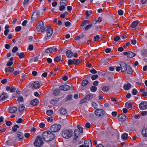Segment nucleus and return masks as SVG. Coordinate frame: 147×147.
I'll return each mask as SVG.
<instances>
[{
    "mask_svg": "<svg viewBox=\"0 0 147 147\" xmlns=\"http://www.w3.org/2000/svg\"><path fill=\"white\" fill-rule=\"evenodd\" d=\"M131 86V85L130 83H128L123 86V88L125 90H128L130 88Z\"/></svg>",
    "mask_w": 147,
    "mask_h": 147,
    "instance_id": "obj_24",
    "label": "nucleus"
},
{
    "mask_svg": "<svg viewBox=\"0 0 147 147\" xmlns=\"http://www.w3.org/2000/svg\"><path fill=\"white\" fill-rule=\"evenodd\" d=\"M16 137L20 141H21L24 138V134L20 131H18L16 135Z\"/></svg>",
    "mask_w": 147,
    "mask_h": 147,
    "instance_id": "obj_10",
    "label": "nucleus"
},
{
    "mask_svg": "<svg viewBox=\"0 0 147 147\" xmlns=\"http://www.w3.org/2000/svg\"><path fill=\"white\" fill-rule=\"evenodd\" d=\"M141 134L143 137H147V128L143 129L141 131Z\"/></svg>",
    "mask_w": 147,
    "mask_h": 147,
    "instance_id": "obj_21",
    "label": "nucleus"
},
{
    "mask_svg": "<svg viewBox=\"0 0 147 147\" xmlns=\"http://www.w3.org/2000/svg\"><path fill=\"white\" fill-rule=\"evenodd\" d=\"M72 98V96L71 95H69L67 96V99L66 100L67 101L68 100H71Z\"/></svg>",
    "mask_w": 147,
    "mask_h": 147,
    "instance_id": "obj_59",
    "label": "nucleus"
},
{
    "mask_svg": "<svg viewBox=\"0 0 147 147\" xmlns=\"http://www.w3.org/2000/svg\"><path fill=\"white\" fill-rule=\"evenodd\" d=\"M97 87L94 86H92L90 88V90L92 92H95L97 90Z\"/></svg>",
    "mask_w": 147,
    "mask_h": 147,
    "instance_id": "obj_41",
    "label": "nucleus"
},
{
    "mask_svg": "<svg viewBox=\"0 0 147 147\" xmlns=\"http://www.w3.org/2000/svg\"><path fill=\"white\" fill-rule=\"evenodd\" d=\"M67 3V1L66 0H61L60 2L61 5H64Z\"/></svg>",
    "mask_w": 147,
    "mask_h": 147,
    "instance_id": "obj_51",
    "label": "nucleus"
},
{
    "mask_svg": "<svg viewBox=\"0 0 147 147\" xmlns=\"http://www.w3.org/2000/svg\"><path fill=\"white\" fill-rule=\"evenodd\" d=\"M40 13V12L39 11L37 10L35 11L32 16V20L34 21L36 20L37 18Z\"/></svg>",
    "mask_w": 147,
    "mask_h": 147,
    "instance_id": "obj_8",
    "label": "nucleus"
},
{
    "mask_svg": "<svg viewBox=\"0 0 147 147\" xmlns=\"http://www.w3.org/2000/svg\"><path fill=\"white\" fill-rule=\"evenodd\" d=\"M84 36V35L82 34H81L80 36H77L75 38V39L76 40H79L80 39L82 38Z\"/></svg>",
    "mask_w": 147,
    "mask_h": 147,
    "instance_id": "obj_36",
    "label": "nucleus"
},
{
    "mask_svg": "<svg viewBox=\"0 0 147 147\" xmlns=\"http://www.w3.org/2000/svg\"><path fill=\"white\" fill-rule=\"evenodd\" d=\"M92 105L94 109H96L97 108L98 105L96 103L93 102L92 103Z\"/></svg>",
    "mask_w": 147,
    "mask_h": 147,
    "instance_id": "obj_55",
    "label": "nucleus"
},
{
    "mask_svg": "<svg viewBox=\"0 0 147 147\" xmlns=\"http://www.w3.org/2000/svg\"><path fill=\"white\" fill-rule=\"evenodd\" d=\"M92 24H90L89 25H87L85 27V29L86 30H88L92 27Z\"/></svg>",
    "mask_w": 147,
    "mask_h": 147,
    "instance_id": "obj_47",
    "label": "nucleus"
},
{
    "mask_svg": "<svg viewBox=\"0 0 147 147\" xmlns=\"http://www.w3.org/2000/svg\"><path fill=\"white\" fill-rule=\"evenodd\" d=\"M94 41L95 42L97 40H99L100 38V37H99L98 35H96V36H95L94 37Z\"/></svg>",
    "mask_w": 147,
    "mask_h": 147,
    "instance_id": "obj_63",
    "label": "nucleus"
},
{
    "mask_svg": "<svg viewBox=\"0 0 147 147\" xmlns=\"http://www.w3.org/2000/svg\"><path fill=\"white\" fill-rule=\"evenodd\" d=\"M66 55L68 58H71L73 55V53L70 50H68L66 52Z\"/></svg>",
    "mask_w": 147,
    "mask_h": 147,
    "instance_id": "obj_19",
    "label": "nucleus"
},
{
    "mask_svg": "<svg viewBox=\"0 0 147 147\" xmlns=\"http://www.w3.org/2000/svg\"><path fill=\"white\" fill-rule=\"evenodd\" d=\"M121 71L122 72H124L126 71L127 68L128 66L125 62H121L120 64Z\"/></svg>",
    "mask_w": 147,
    "mask_h": 147,
    "instance_id": "obj_11",
    "label": "nucleus"
},
{
    "mask_svg": "<svg viewBox=\"0 0 147 147\" xmlns=\"http://www.w3.org/2000/svg\"><path fill=\"white\" fill-rule=\"evenodd\" d=\"M57 51L56 48L53 47H50L47 49L45 50V52L47 53H49L53 52L56 51Z\"/></svg>",
    "mask_w": 147,
    "mask_h": 147,
    "instance_id": "obj_12",
    "label": "nucleus"
},
{
    "mask_svg": "<svg viewBox=\"0 0 147 147\" xmlns=\"http://www.w3.org/2000/svg\"><path fill=\"white\" fill-rule=\"evenodd\" d=\"M81 61L79 59H72V62L75 65H78V63H81Z\"/></svg>",
    "mask_w": 147,
    "mask_h": 147,
    "instance_id": "obj_29",
    "label": "nucleus"
},
{
    "mask_svg": "<svg viewBox=\"0 0 147 147\" xmlns=\"http://www.w3.org/2000/svg\"><path fill=\"white\" fill-rule=\"evenodd\" d=\"M47 120L48 122L50 121V122H52L53 121V119L51 117H50L47 118Z\"/></svg>",
    "mask_w": 147,
    "mask_h": 147,
    "instance_id": "obj_61",
    "label": "nucleus"
},
{
    "mask_svg": "<svg viewBox=\"0 0 147 147\" xmlns=\"http://www.w3.org/2000/svg\"><path fill=\"white\" fill-rule=\"evenodd\" d=\"M21 27L20 26H18L16 27L15 28V31L16 32H19L21 30Z\"/></svg>",
    "mask_w": 147,
    "mask_h": 147,
    "instance_id": "obj_56",
    "label": "nucleus"
},
{
    "mask_svg": "<svg viewBox=\"0 0 147 147\" xmlns=\"http://www.w3.org/2000/svg\"><path fill=\"white\" fill-rule=\"evenodd\" d=\"M44 142L42 140V137L40 136H38L36 139L34 141V144L35 146L39 147L43 144Z\"/></svg>",
    "mask_w": 147,
    "mask_h": 147,
    "instance_id": "obj_3",
    "label": "nucleus"
},
{
    "mask_svg": "<svg viewBox=\"0 0 147 147\" xmlns=\"http://www.w3.org/2000/svg\"><path fill=\"white\" fill-rule=\"evenodd\" d=\"M53 31V30L52 28L50 27L48 28V29H47V35L48 37H50L52 35Z\"/></svg>",
    "mask_w": 147,
    "mask_h": 147,
    "instance_id": "obj_13",
    "label": "nucleus"
},
{
    "mask_svg": "<svg viewBox=\"0 0 147 147\" xmlns=\"http://www.w3.org/2000/svg\"><path fill=\"white\" fill-rule=\"evenodd\" d=\"M17 55L19 56L20 58H23L25 56L24 53L23 52L21 53H20L18 52H17L16 53Z\"/></svg>",
    "mask_w": 147,
    "mask_h": 147,
    "instance_id": "obj_30",
    "label": "nucleus"
},
{
    "mask_svg": "<svg viewBox=\"0 0 147 147\" xmlns=\"http://www.w3.org/2000/svg\"><path fill=\"white\" fill-rule=\"evenodd\" d=\"M139 107L141 110H145L147 109V102L145 101L142 102L139 104Z\"/></svg>",
    "mask_w": 147,
    "mask_h": 147,
    "instance_id": "obj_7",
    "label": "nucleus"
},
{
    "mask_svg": "<svg viewBox=\"0 0 147 147\" xmlns=\"http://www.w3.org/2000/svg\"><path fill=\"white\" fill-rule=\"evenodd\" d=\"M138 92L137 90L135 88H134L132 92V94L134 95H136L138 93Z\"/></svg>",
    "mask_w": 147,
    "mask_h": 147,
    "instance_id": "obj_44",
    "label": "nucleus"
},
{
    "mask_svg": "<svg viewBox=\"0 0 147 147\" xmlns=\"http://www.w3.org/2000/svg\"><path fill=\"white\" fill-rule=\"evenodd\" d=\"M54 61L55 62H58L60 61H62L61 60V58L60 57H57L55 58L54 59Z\"/></svg>",
    "mask_w": 147,
    "mask_h": 147,
    "instance_id": "obj_38",
    "label": "nucleus"
},
{
    "mask_svg": "<svg viewBox=\"0 0 147 147\" xmlns=\"http://www.w3.org/2000/svg\"><path fill=\"white\" fill-rule=\"evenodd\" d=\"M139 22L138 21H134L131 24V26L132 28H134L138 24Z\"/></svg>",
    "mask_w": 147,
    "mask_h": 147,
    "instance_id": "obj_26",
    "label": "nucleus"
},
{
    "mask_svg": "<svg viewBox=\"0 0 147 147\" xmlns=\"http://www.w3.org/2000/svg\"><path fill=\"white\" fill-rule=\"evenodd\" d=\"M25 109L24 105L23 104L19 106V111L20 112H21L23 111Z\"/></svg>",
    "mask_w": 147,
    "mask_h": 147,
    "instance_id": "obj_34",
    "label": "nucleus"
},
{
    "mask_svg": "<svg viewBox=\"0 0 147 147\" xmlns=\"http://www.w3.org/2000/svg\"><path fill=\"white\" fill-rule=\"evenodd\" d=\"M6 124L7 126H10L12 125V123L11 121H7L6 122Z\"/></svg>",
    "mask_w": 147,
    "mask_h": 147,
    "instance_id": "obj_60",
    "label": "nucleus"
},
{
    "mask_svg": "<svg viewBox=\"0 0 147 147\" xmlns=\"http://www.w3.org/2000/svg\"><path fill=\"white\" fill-rule=\"evenodd\" d=\"M59 90L58 89L55 90L53 92V95H56L59 93Z\"/></svg>",
    "mask_w": 147,
    "mask_h": 147,
    "instance_id": "obj_58",
    "label": "nucleus"
},
{
    "mask_svg": "<svg viewBox=\"0 0 147 147\" xmlns=\"http://www.w3.org/2000/svg\"><path fill=\"white\" fill-rule=\"evenodd\" d=\"M5 71L6 73H7L8 72H11L14 71V69L12 67H8L6 68L5 69Z\"/></svg>",
    "mask_w": 147,
    "mask_h": 147,
    "instance_id": "obj_23",
    "label": "nucleus"
},
{
    "mask_svg": "<svg viewBox=\"0 0 147 147\" xmlns=\"http://www.w3.org/2000/svg\"><path fill=\"white\" fill-rule=\"evenodd\" d=\"M98 76L97 75H94L92 76L91 77L92 79L94 80L98 78Z\"/></svg>",
    "mask_w": 147,
    "mask_h": 147,
    "instance_id": "obj_53",
    "label": "nucleus"
},
{
    "mask_svg": "<svg viewBox=\"0 0 147 147\" xmlns=\"http://www.w3.org/2000/svg\"><path fill=\"white\" fill-rule=\"evenodd\" d=\"M126 71H127V73L129 74H131L132 72V69L129 66H127Z\"/></svg>",
    "mask_w": 147,
    "mask_h": 147,
    "instance_id": "obj_27",
    "label": "nucleus"
},
{
    "mask_svg": "<svg viewBox=\"0 0 147 147\" xmlns=\"http://www.w3.org/2000/svg\"><path fill=\"white\" fill-rule=\"evenodd\" d=\"M17 110V108L15 107H11L9 109L8 111L11 113H13L16 112Z\"/></svg>",
    "mask_w": 147,
    "mask_h": 147,
    "instance_id": "obj_16",
    "label": "nucleus"
},
{
    "mask_svg": "<svg viewBox=\"0 0 147 147\" xmlns=\"http://www.w3.org/2000/svg\"><path fill=\"white\" fill-rule=\"evenodd\" d=\"M71 25V23L69 22H66L65 23V25L66 27H68Z\"/></svg>",
    "mask_w": 147,
    "mask_h": 147,
    "instance_id": "obj_57",
    "label": "nucleus"
},
{
    "mask_svg": "<svg viewBox=\"0 0 147 147\" xmlns=\"http://www.w3.org/2000/svg\"><path fill=\"white\" fill-rule=\"evenodd\" d=\"M81 133H83V128L80 125H78L77 126Z\"/></svg>",
    "mask_w": 147,
    "mask_h": 147,
    "instance_id": "obj_37",
    "label": "nucleus"
},
{
    "mask_svg": "<svg viewBox=\"0 0 147 147\" xmlns=\"http://www.w3.org/2000/svg\"><path fill=\"white\" fill-rule=\"evenodd\" d=\"M47 26H45L39 29V30H41V32H44L45 31L47 30V29H48V28H49Z\"/></svg>",
    "mask_w": 147,
    "mask_h": 147,
    "instance_id": "obj_33",
    "label": "nucleus"
},
{
    "mask_svg": "<svg viewBox=\"0 0 147 147\" xmlns=\"http://www.w3.org/2000/svg\"><path fill=\"white\" fill-rule=\"evenodd\" d=\"M93 95L91 94H88L85 97L87 100H89L93 98Z\"/></svg>",
    "mask_w": 147,
    "mask_h": 147,
    "instance_id": "obj_32",
    "label": "nucleus"
},
{
    "mask_svg": "<svg viewBox=\"0 0 147 147\" xmlns=\"http://www.w3.org/2000/svg\"><path fill=\"white\" fill-rule=\"evenodd\" d=\"M18 50V48L17 47H14L12 49V52L13 53L16 52Z\"/></svg>",
    "mask_w": 147,
    "mask_h": 147,
    "instance_id": "obj_46",
    "label": "nucleus"
},
{
    "mask_svg": "<svg viewBox=\"0 0 147 147\" xmlns=\"http://www.w3.org/2000/svg\"><path fill=\"white\" fill-rule=\"evenodd\" d=\"M84 144L86 147H91L92 144L91 141L89 140H86L84 141Z\"/></svg>",
    "mask_w": 147,
    "mask_h": 147,
    "instance_id": "obj_15",
    "label": "nucleus"
},
{
    "mask_svg": "<svg viewBox=\"0 0 147 147\" xmlns=\"http://www.w3.org/2000/svg\"><path fill=\"white\" fill-rule=\"evenodd\" d=\"M43 140L46 142H50L53 140L55 137V134L51 131H44L42 135Z\"/></svg>",
    "mask_w": 147,
    "mask_h": 147,
    "instance_id": "obj_1",
    "label": "nucleus"
},
{
    "mask_svg": "<svg viewBox=\"0 0 147 147\" xmlns=\"http://www.w3.org/2000/svg\"><path fill=\"white\" fill-rule=\"evenodd\" d=\"M8 97V95L7 93H3L0 96V100L5 99Z\"/></svg>",
    "mask_w": 147,
    "mask_h": 147,
    "instance_id": "obj_17",
    "label": "nucleus"
},
{
    "mask_svg": "<svg viewBox=\"0 0 147 147\" xmlns=\"http://www.w3.org/2000/svg\"><path fill=\"white\" fill-rule=\"evenodd\" d=\"M61 128V126L60 125L54 124L50 127V130L51 132L55 133L59 131Z\"/></svg>",
    "mask_w": 147,
    "mask_h": 147,
    "instance_id": "obj_5",
    "label": "nucleus"
},
{
    "mask_svg": "<svg viewBox=\"0 0 147 147\" xmlns=\"http://www.w3.org/2000/svg\"><path fill=\"white\" fill-rule=\"evenodd\" d=\"M47 114L48 115H51L53 114V111L51 110H48L47 112Z\"/></svg>",
    "mask_w": 147,
    "mask_h": 147,
    "instance_id": "obj_45",
    "label": "nucleus"
},
{
    "mask_svg": "<svg viewBox=\"0 0 147 147\" xmlns=\"http://www.w3.org/2000/svg\"><path fill=\"white\" fill-rule=\"evenodd\" d=\"M73 134V132L71 129H67L63 130L62 136L64 138L68 139L72 136Z\"/></svg>",
    "mask_w": 147,
    "mask_h": 147,
    "instance_id": "obj_2",
    "label": "nucleus"
},
{
    "mask_svg": "<svg viewBox=\"0 0 147 147\" xmlns=\"http://www.w3.org/2000/svg\"><path fill=\"white\" fill-rule=\"evenodd\" d=\"M59 89L61 90L66 91L70 89V86L67 84H64L59 87Z\"/></svg>",
    "mask_w": 147,
    "mask_h": 147,
    "instance_id": "obj_9",
    "label": "nucleus"
},
{
    "mask_svg": "<svg viewBox=\"0 0 147 147\" xmlns=\"http://www.w3.org/2000/svg\"><path fill=\"white\" fill-rule=\"evenodd\" d=\"M135 55V54L134 53L131 51H129L128 52V56H127V57L128 58H132L134 57Z\"/></svg>",
    "mask_w": 147,
    "mask_h": 147,
    "instance_id": "obj_28",
    "label": "nucleus"
},
{
    "mask_svg": "<svg viewBox=\"0 0 147 147\" xmlns=\"http://www.w3.org/2000/svg\"><path fill=\"white\" fill-rule=\"evenodd\" d=\"M128 135L126 133L123 134L121 138L124 140H126L127 137Z\"/></svg>",
    "mask_w": 147,
    "mask_h": 147,
    "instance_id": "obj_39",
    "label": "nucleus"
},
{
    "mask_svg": "<svg viewBox=\"0 0 147 147\" xmlns=\"http://www.w3.org/2000/svg\"><path fill=\"white\" fill-rule=\"evenodd\" d=\"M60 112L61 114L62 115H65L67 114V110L63 108H61L60 110Z\"/></svg>",
    "mask_w": 147,
    "mask_h": 147,
    "instance_id": "obj_20",
    "label": "nucleus"
},
{
    "mask_svg": "<svg viewBox=\"0 0 147 147\" xmlns=\"http://www.w3.org/2000/svg\"><path fill=\"white\" fill-rule=\"evenodd\" d=\"M16 90V88L14 87L11 86L10 90V92H14L15 90Z\"/></svg>",
    "mask_w": 147,
    "mask_h": 147,
    "instance_id": "obj_54",
    "label": "nucleus"
},
{
    "mask_svg": "<svg viewBox=\"0 0 147 147\" xmlns=\"http://www.w3.org/2000/svg\"><path fill=\"white\" fill-rule=\"evenodd\" d=\"M33 85L35 89H38L40 87V85L38 81L34 82L33 84Z\"/></svg>",
    "mask_w": 147,
    "mask_h": 147,
    "instance_id": "obj_18",
    "label": "nucleus"
},
{
    "mask_svg": "<svg viewBox=\"0 0 147 147\" xmlns=\"http://www.w3.org/2000/svg\"><path fill=\"white\" fill-rule=\"evenodd\" d=\"M89 83L88 81L86 80H83L82 83L81 85L82 86H86Z\"/></svg>",
    "mask_w": 147,
    "mask_h": 147,
    "instance_id": "obj_31",
    "label": "nucleus"
},
{
    "mask_svg": "<svg viewBox=\"0 0 147 147\" xmlns=\"http://www.w3.org/2000/svg\"><path fill=\"white\" fill-rule=\"evenodd\" d=\"M94 113L96 116L98 117H102L106 114L105 112L102 109H96L94 112Z\"/></svg>",
    "mask_w": 147,
    "mask_h": 147,
    "instance_id": "obj_4",
    "label": "nucleus"
},
{
    "mask_svg": "<svg viewBox=\"0 0 147 147\" xmlns=\"http://www.w3.org/2000/svg\"><path fill=\"white\" fill-rule=\"evenodd\" d=\"M38 101L37 99H34L32 100L30 102V104L34 106H36L38 105Z\"/></svg>",
    "mask_w": 147,
    "mask_h": 147,
    "instance_id": "obj_22",
    "label": "nucleus"
},
{
    "mask_svg": "<svg viewBox=\"0 0 147 147\" xmlns=\"http://www.w3.org/2000/svg\"><path fill=\"white\" fill-rule=\"evenodd\" d=\"M118 119L119 121L121 122L125 121L126 119V116L123 114H121L118 117Z\"/></svg>",
    "mask_w": 147,
    "mask_h": 147,
    "instance_id": "obj_14",
    "label": "nucleus"
},
{
    "mask_svg": "<svg viewBox=\"0 0 147 147\" xmlns=\"http://www.w3.org/2000/svg\"><path fill=\"white\" fill-rule=\"evenodd\" d=\"M17 101L18 102H23V98L22 96H21L18 97Z\"/></svg>",
    "mask_w": 147,
    "mask_h": 147,
    "instance_id": "obj_48",
    "label": "nucleus"
},
{
    "mask_svg": "<svg viewBox=\"0 0 147 147\" xmlns=\"http://www.w3.org/2000/svg\"><path fill=\"white\" fill-rule=\"evenodd\" d=\"M19 126L17 125H14L12 128V131L14 132H16L17 130V129L19 128Z\"/></svg>",
    "mask_w": 147,
    "mask_h": 147,
    "instance_id": "obj_35",
    "label": "nucleus"
},
{
    "mask_svg": "<svg viewBox=\"0 0 147 147\" xmlns=\"http://www.w3.org/2000/svg\"><path fill=\"white\" fill-rule=\"evenodd\" d=\"M125 106L127 107L128 108H132V106L131 103H128V102L126 103Z\"/></svg>",
    "mask_w": 147,
    "mask_h": 147,
    "instance_id": "obj_42",
    "label": "nucleus"
},
{
    "mask_svg": "<svg viewBox=\"0 0 147 147\" xmlns=\"http://www.w3.org/2000/svg\"><path fill=\"white\" fill-rule=\"evenodd\" d=\"M120 39V37L119 36H115L114 38V40L115 42H117Z\"/></svg>",
    "mask_w": 147,
    "mask_h": 147,
    "instance_id": "obj_52",
    "label": "nucleus"
},
{
    "mask_svg": "<svg viewBox=\"0 0 147 147\" xmlns=\"http://www.w3.org/2000/svg\"><path fill=\"white\" fill-rule=\"evenodd\" d=\"M29 0H24L23 2V5L24 7H26L28 4Z\"/></svg>",
    "mask_w": 147,
    "mask_h": 147,
    "instance_id": "obj_49",
    "label": "nucleus"
},
{
    "mask_svg": "<svg viewBox=\"0 0 147 147\" xmlns=\"http://www.w3.org/2000/svg\"><path fill=\"white\" fill-rule=\"evenodd\" d=\"M87 100L86 98L85 97V98L82 99V100H81L80 101V104H82L83 103H84L86 102Z\"/></svg>",
    "mask_w": 147,
    "mask_h": 147,
    "instance_id": "obj_50",
    "label": "nucleus"
},
{
    "mask_svg": "<svg viewBox=\"0 0 147 147\" xmlns=\"http://www.w3.org/2000/svg\"><path fill=\"white\" fill-rule=\"evenodd\" d=\"M88 22V21L87 20H85L83 21L82 23H81L80 26H83L85 25Z\"/></svg>",
    "mask_w": 147,
    "mask_h": 147,
    "instance_id": "obj_43",
    "label": "nucleus"
},
{
    "mask_svg": "<svg viewBox=\"0 0 147 147\" xmlns=\"http://www.w3.org/2000/svg\"><path fill=\"white\" fill-rule=\"evenodd\" d=\"M90 72L92 74H96L97 72V71L94 69H93L90 70Z\"/></svg>",
    "mask_w": 147,
    "mask_h": 147,
    "instance_id": "obj_64",
    "label": "nucleus"
},
{
    "mask_svg": "<svg viewBox=\"0 0 147 147\" xmlns=\"http://www.w3.org/2000/svg\"><path fill=\"white\" fill-rule=\"evenodd\" d=\"M74 138L73 140V143H75L77 142V139L78 138L80 135L79 131L78 129H76L74 133Z\"/></svg>",
    "mask_w": 147,
    "mask_h": 147,
    "instance_id": "obj_6",
    "label": "nucleus"
},
{
    "mask_svg": "<svg viewBox=\"0 0 147 147\" xmlns=\"http://www.w3.org/2000/svg\"><path fill=\"white\" fill-rule=\"evenodd\" d=\"M59 101L58 98H57V99H53L50 101V103L51 104L55 105Z\"/></svg>",
    "mask_w": 147,
    "mask_h": 147,
    "instance_id": "obj_25",
    "label": "nucleus"
},
{
    "mask_svg": "<svg viewBox=\"0 0 147 147\" xmlns=\"http://www.w3.org/2000/svg\"><path fill=\"white\" fill-rule=\"evenodd\" d=\"M118 14L119 15H122L123 14V11L121 9H119L118 10Z\"/></svg>",
    "mask_w": 147,
    "mask_h": 147,
    "instance_id": "obj_62",
    "label": "nucleus"
},
{
    "mask_svg": "<svg viewBox=\"0 0 147 147\" xmlns=\"http://www.w3.org/2000/svg\"><path fill=\"white\" fill-rule=\"evenodd\" d=\"M109 89V88L108 86H105L102 88V90L105 92L108 91Z\"/></svg>",
    "mask_w": 147,
    "mask_h": 147,
    "instance_id": "obj_40",
    "label": "nucleus"
}]
</instances>
